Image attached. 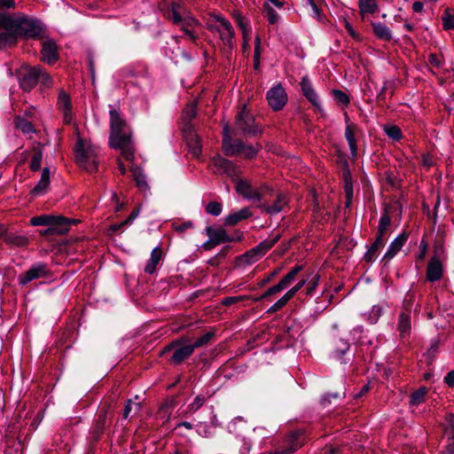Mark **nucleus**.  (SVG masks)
<instances>
[{"mask_svg":"<svg viewBox=\"0 0 454 454\" xmlns=\"http://www.w3.org/2000/svg\"><path fill=\"white\" fill-rule=\"evenodd\" d=\"M45 33L46 27L38 19L22 13L0 12V50L15 46L19 38L43 39Z\"/></svg>","mask_w":454,"mask_h":454,"instance_id":"1","label":"nucleus"},{"mask_svg":"<svg viewBox=\"0 0 454 454\" xmlns=\"http://www.w3.org/2000/svg\"><path fill=\"white\" fill-rule=\"evenodd\" d=\"M110 114V137L109 145L114 149H119L126 160L134 159V150L131 139V131L121 114L116 109H112Z\"/></svg>","mask_w":454,"mask_h":454,"instance_id":"2","label":"nucleus"},{"mask_svg":"<svg viewBox=\"0 0 454 454\" xmlns=\"http://www.w3.org/2000/svg\"><path fill=\"white\" fill-rule=\"evenodd\" d=\"M17 77L20 87L27 92L31 91L37 83H40L43 89H49L53 85L51 76L39 65H23L17 71Z\"/></svg>","mask_w":454,"mask_h":454,"instance_id":"3","label":"nucleus"},{"mask_svg":"<svg viewBox=\"0 0 454 454\" xmlns=\"http://www.w3.org/2000/svg\"><path fill=\"white\" fill-rule=\"evenodd\" d=\"M74 153L75 163L80 168H82L89 172H95L98 170V160L97 148L90 140L78 137L74 148Z\"/></svg>","mask_w":454,"mask_h":454,"instance_id":"4","label":"nucleus"},{"mask_svg":"<svg viewBox=\"0 0 454 454\" xmlns=\"http://www.w3.org/2000/svg\"><path fill=\"white\" fill-rule=\"evenodd\" d=\"M234 182L236 184V192L248 200L260 203L265 199L267 192L270 191V187L266 184L261 185L258 188L254 187L248 179L237 177Z\"/></svg>","mask_w":454,"mask_h":454,"instance_id":"5","label":"nucleus"},{"mask_svg":"<svg viewBox=\"0 0 454 454\" xmlns=\"http://www.w3.org/2000/svg\"><path fill=\"white\" fill-rule=\"evenodd\" d=\"M288 198L282 192H275L270 188L259 207L266 214L273 215L280 213L288 205Z\"/></svg>","mask_w":454,"mask_h":454,"instance_id":"6","label":"nucleus"},{"mask_svg":"<svg viewBox=\"0 0 454 454\" xmlns=\"http://www.w3.org/2000/svg\"><path fill=\"white\" fill-rule=\"evenodd\" d=\"M184 341V338L176 340L163 349L162 353L165 354L172 352L168 359L170 364L179 365L193 354L194 350L191 344L183 345Z\"/></svg>","mask_w":454,"mask_h":454,"instance_id":"7","label":"nucleus"},{"mask_svg":"<svg viewBox=\"0 0 454 454\" xmlns=\"http://www.w3.org/2000/svg\"><path fill=\"white\" fill-rule=\"evenodd\" d=\"M235 128L244 135H255L261 132V129L255 123L254 117L247 109L244 105L235 118Z\"/></svg>","mask_w":454,"mask_h":454,"instance_id":"8","label":"nucleus"},{"mask_svg":"<svg viewBox=\"0 0 454 454\" xmlns=\"http://www.w3.org/2000/svg\"><path fill=\"white\" fill-rule=\"evenodd\" d=\"M211 166L215 174L226 175L233 181L239 176V168L231 160L220 155H216L211 160Z\"/></svg>","mask_w":454,"mask_h":454,"instance_id":"9","label":"nucleus"},{"mask_svg":"<svg viewBox=\"0 0 454 454\" xmlns=\"http://www.w3.org/2000/svg\"><path fill=\"white\" fill-rule=\"evenodd\" d=\"M269 106L275 111H280L287 103V94L281 84L270 88L266 94Z\"/></svg>","mask_w":454,"mask_h":454,"instance_id":"10","label":"nucleus"},{"mask_svg":"<svg viewBox=\"0 0 454 454\" xmlns=\"http://www.w3.org/2000/svg\"><path fill=\"white\" fill-rule=\"evenodd\" d=\"M48 274L49 270L47 265L43 262H37L19 276V283L21 286H25L32 280L46 277Z\"/></svg>","mask_w":454,"mask_h":454,"instance_id":"11","label":"nucleus"},{"mask_svg":"<svg viewBox=\"0 0 454 454\" xmlns=\"http://www.w3.org/2000/svg\"><path fill=\"white\" fill-rule=\"evenodd\" d=\"M223 151L226 156L232 157L241 153L243 142L239 139H233L230 135V128L224 126L223 133Z\"/></svg>","mask_w":454,"mask_h":454,"instance_id":"12","label":"nucleus"},{"mask_svg":"<svg viewBox=\"0 0 454 454\" xmlns=\"http://www.w3.org/2000/svg\"><path fill=\"white\" fill-rule=\"evenodd\" d=\"M216 22H221L219 36L223 43L229 49H232L235 43V31L229 20L221 15H214Z\"/></svg>","mask_w":454,"mask_h":454,"instance_id":"13","label":"nucleus"},{"mask_svg":"<svg viewBox=\"0 0 454 454\" xmlns=\"http://www.w3.org/2000/svg\"><path fill=\"white\" fill-rule=\"evenodd\" d=\"M57 108L62 114L63 122L70 124L73 121V106L70 96L63 89L59 90Z\"/></svg>","mask_w":454,"mask_h":454,"instance_id":"14","label":"nucleus"},{"mask_svg":"<svg viewBox=\"0 0 454 454\" xmlns=\"http://www.w3.org/2000/svg\"><path fill=\"white\" fill-rule=\"evenodd\" d=\"M109 407L104 406L98 413L97 419L91 428V434L95 440H98L103 434L106 426L110 423Z\"/></svg>","mask_w":454,"mask_h":454,"instance_id":"15","label":"nucleus"},{"mask_svg":"<svg viewBox=\"0 0 454 454\" xmlns=\"http://www.w3.org/2000/svg\"><path fill=\"white\" fill-rule=\"evenodd\" d=\"M59 59V49L53 40H45L42 43L41 60L49 64H55Z\"/></svg>","mask_w":454,"mask_h":454,"instance_id":"16","label":"nucleus"},{"mask_svg":"<svg viewBox=\"0 0 454 454\" xmlns=\"http://www.w3.org/2000/svg\"><path fill=\"white\" fill-rule=\"evenodd\" d=\"M303 96L315 106L318 113H322L323 109L319 103L318 97L308 76H303L300 82Z\"/></svg>","mask_w":454,"mask_h":454,"instance_id":"17","label":"nucleus"},{"mask_svg":"<svg viewBox=\"0 0 454 454\" xmlns=\"http://www.w3.org/2000/svg\"><path fill=\"white\" fill-rule=\"evenodd\" d=\"M359 132V128L356 123L350 122L348 116H346V128H345V138L348 141L350 153L353 158L357 155V147L356 136Z\"/></svg>","mask_w":454,"mask_h":454,"instance_id":"18","label":"nucleus"},{"mask_svg":"<svg viewBox=\"0 0 454 454\" xmlns=\"http://www.w3.org/2000/svg\"><path fill=\"white\" fill-rule=\"evenodd\" d=\"M206 231L208 237L215 240V244L218 245L224 242L240 241L243 238L242 233H240L237 238L231 237L223 228L214 229L209 226L207 227Z\"/></svg>","mask_w":454,"mask_h":454,"instance_id":"19","label":"nucleus"},{"mask_svg":"<svg viewBox=\"0 0 454 454\" xmlns=\"http://www.w3.org/2000/svg\"><path fill=\"white\" fill-rule=\"evenodd\" d=\"M29 160V168L33 172H36L41 168L43 160V145L35 143L29 151L27 152Z\"/></svg>","mask_w":454,"mask_h":454,"instance_id":"20","label":"nucleus"},{"mask_svg":"<svg viewBox=\"0 0 454 454\" xmlns=\"http://www.w3.org/2000/svg\"><path fill=\"white\" fill-rule=\"evenodd\" d=\"M407 239V233L403 232L398 235L389 245L386 254L382 258V262L387 263L401 250Z\"/></svg>","mask_w":454,"mask_h":454,"instance_id":"21","label":"nucleus"},{"mask_svg":"<svg viewBox=\"0 0 454 454\" xmlns=\"http://www.w3.org/2000/svg\"><path fill=\"white\" fill-rule=\"evenodd\" d=\"M59 221H68L67 217L54 215H40L30 219L32 226L59 225Z\"/></svg>","mask_w":454,"mask_h":454,"instance_id":"22","label":"nucleus"},{"mask_svg":"<svg viewBox=\"0 0 454 454\" xmlns=\"http://www.w3.org/2000/svg\"><path fill=\"white\" fill-rule=\"evenodd\" d=\"M59 225H48L46 230L40 231L42 236L49 235H63L66 234L72 224H75L78 221L76 219L68 218V221H59Z\"/></svg>","mask_w":454,"mask_h":454,"instance_id":"23","label":"nucleus"},{"mask_svg":"<svg viewBox=\"0 0 454 454\" xmlns=\"http://www.w3.org/2000/svg\"><path fill=\"white\" fill-rule=\"evenodd\" d=\"M387 241V237L383 234L377 232L374 242L370 246L367 252L364 254V259L366 262H373L377 256L380 249H381Z\"/></svg>","mask_w":454,"mask_h":454,"instance_id":"24","label":"nucleus"},{"mask_svg":"<svg viewBox=\"0 0 454 454\" xmlns=\"http://www.w3.org/2000/svg\"><path fill=\"white\" fill-rule=\"evenodd\" d=\"M184 8L181 3L173 2L166 12V17L176 25H181L187 17L183 16Z\"/></svg>","mask_w":454,"mask_h":454,"instance_id":"25","label":"nucleus"},{"mask_svg":"<svg viewBox=\"0 0 454 454\" xmlns=\"http://www.w3.org/2000/svg\"><path fill=\"white\" fill-rule=\"evenodd\" d=\"M253 215V212L250 207H246L239 211L232 212L228 215L224 219V224L228 226H234L239 222L248 219Z\"/></svg>","mask_w":454,"mask_h":454,"instance_id":"26","label":"nucleus"},{"mask_svg":"<svg viewBox=\"0 0 454 454\" xmlns=\"http://www.w3.org/2000/svg\"><path fill=\"white\" fill-rule=\"evenodd\" d=\"M442 262L437 260H430L427 267V279L430 282L438 281L442 278Z\"/></svg>","mask_w":454,"mask_h":454,"instance_id":"27","label":"nucleus"},{"mask_svg":"<svg viewBox=\"0 0 454 454\" xmlns=\"http://www.w3.org/2000/svg\"><path fill=\"white\" fill-rule=\"evenodd\" d=\"M397 331L402 339L408 337L411 332V314L401 312L398 317Z\"/></svg>","mask_w":454,"mask_h":454,"instance_id":"28","label":"nucleus"},{"mask_svg":"<svg viewBox=\"0 0 454 454\" xmlns=\"http://www.w3.org/2000/svg\"><path fill=\"white\" fill-rule=\"evenodd\" d=\"M50 168H43L41 174V178L37 184L31 191V194L34 196L43 194L47 192L50 185Z\"/></svg>","mask_w":454,"mask_h":454,"instance_id":"29","label":"nucleus"},{"mask_svg":"<svg viewBox=\"0 0 454 454\" xmlns=\"http://www.w3.org/2000/svg\"><path fill=\"white\" fill-rule=\"evenodd\" d=\"M161 258L162 249L160 247H154L151 253L150 259L145 267V272L153 274L156 271L157 265L160 262Z\"/></svg>","mask_w":454,"mask_h":454,"instance_id":"30","label":"nucleus"},{"mask_svg":"<svg viewBox=\"0 0 454 454\" xmlns=\"http://www.w3.org/2000/svg\"><path fill=\"white\" fill-rule=\"evenodd\" d=\"M14 127L20 130L24 135H32L35 133V129L31 121H27L25 117L16 115L14 117Z\"/></svg>","mask_w":454,"mask_h":454,"instance_id":"31","label":"nucleus"},{"mask_svg":"<svg viewBox=\"0 0 454 454\" xmlns=\"http://www.w3.org/2000/svg\"><path fill=\"white\" fill-rule=\"evenodd\" d=\"M371 25L373 29V34L377 38L387 42L392 40V32L385 24L380 22H371Z\"/></svg>","mask_w":454,"mask_h":454,"instance_id":"32","label":"nucleus"},{"mask_svg":"<svg viewBox=\"0 0 454 454\" xmlns=\"http://www.w3.org/2000/svg\"><path fill=\"white\" fill-rule=\"evenodd\" d=\"M187 145L191 153L194 157H199L201 154V144L199 136L192 131L186 135Z\"/></svg>","mask_w":454,"mask_h":454,"instance_id":"33","label":"nucleus"},{"mask_svg":"<svg viewBox=\"0 0 454 454\" xmlns=\"http://www.w3.org/2000/svg\"><path fill=\"white\" fill-rule=\"evenodd\" d=\"M131 172L138 189L143 192H148L150 186L147 184L146 176L143 170L139 167H135L131 168Z\"/></svg>","mask_w":454,"mask_h":454,"instance_id":"34","label":"nucleus"},{"mask_svg":"<svg viewBox=\"0 0 454 454\" xmlns=\"http://www.w3.org/2000/svg\"><path fill=\"white\" fill-rule=\"evenodd\" d=\"M198 24V20L192 17L187 16L183 24L178 25L184 35L192 42L196 43L198 35L191 29L192 27Z\"/></svg>","mask_w":454,"mask_h":454,"instance_id":"35","label":"nucleus"},{"mask_svg":"<svg viewBox=\"0 0 454 454\" xmlns=\"http://www.w3.org/2000/svg\"><path fill=\"white\" fill-rule=\"evenodd\" d=\"M358 7L363 19L366 14H374L379 9L375 0H359Z\"/></svg>","mask_w":454,"mask_h":454,"instance_id":"36","label":"nucleus"},{"mask_svg":"<svg viewBox=\"0 0 454 454\" xmlns=\"http://www.w3.org/2000/svg\"><path fill=\"white\" fill-rule=\"evenodd\" d=\"M5 243L12 247H25L29 244V239L26 236L9 232L5 237Z\"/></svg>","mask_w":454,"mask_h":454,"instance_id":"37","label":"nucleus"},{"mask_svg":"<svg viewBox=\"0 0 454 454\" xmlns=\"http://www.w3.org/2000/svg\"><path fill=\"white\" fill-rule=\"evenodd\" d=\"M280 234H278L274 238L265 239L254 247L259 256H263L280 239Z\"/></svg>","mask_w":454,"mask_h":454,"instance_id":"38","label":"nucleus"},{"mask_svg":"<svg viewBox=\"0 0 454 454\" xmlns=\"http://www.w3.org/2000/svg\"><path fill=\"white\" fill-rule=\"evenodd\" d=\"M394 91H395L394 82H390V81L384 82L383 86L376 98L378 104L382 105L387 98V95L388 94L390 97H392L394 95Z\"/></svg>","mask_w":454,"mask_h":454,"instance_id":"39","label":"nucleus"},{"mask_svg":"<svg viewBox=\"0 0 454 454\" xmlns=\"http://www.w3.org/2000/svg\"><path fill=\"white\" fill-rule=\"evenodd\" d=\"M303 266L302 265H295L284 278H281V280L278 282L280 286L283 288H286L289 286V285L294 281L296 275L302 270Z\"/></svg>","mask_w":454,"mask_h":454,"instance_id":"40","label":"nucleus"},{"mask_svg":"<svg viewBox=\"0 0 454 454\" xmlns=\"http://www.w3.org/2000/svg\"><path fill=\"white\" fill-rule=\"evenodd\" d=\"M262 13L270 24L275 25L278 23V15L274 10V7H270L268 4H263L262 7Z\"/></svg>","mask_w":454,"mask_h":454,"instance_id":"41","label":"nucleus"},{"mask_svg":"<svg viewBox=\"0 0 454 454\" xmlns=\"http://www.w3.org/2000/svg\"><path fill=\"white\" fill-rule=\"evenodd\" d=\"M442 27L445 30H451L454 28V9L446 8L442 16Z\"/></svg>","mask_w":454,"mask_h":454,"instance_id":"42","label":"nucleus"},{"mask_svg":"<svg viewBox=\"0 0 454 454\" xmlns=\"http://www.w3.org/2000/svg\"><path fill=\"white\" fill-rule=\"evenodd\" d=\"M214 337H215V332L209 331V332L204 333L202 336H200V338H198L192 343H190V344L194 350L195 348H199L207 346L208 343H210V341L212 340V339Z\"/></svg>","mask_w":454,"mask_h":454,"instance_id":"43","label":"nucleus"},{"mask_svg":"<svg viewBox=\"0 0 454 454\" xmlns=\"http://www.w3.org/2000/svg\"><path fill=\"white\" fill-rule=\"evenodd\" d=\"M416 298V294L411 289L409 290L403 301V308L401 312H406L407 314H411V309L413 307V303Z\"/></svg>","mask_w":454,"mask_h":454,"instance_id":"44","label":"nucleus"},{"mask_svg":"<svg viewBox=\"0 0 454 454\" xmlns=\"http://www.w3.org/2000/svg\"><path fill=\"white\" fill-rule=\"evenodd\" d=\"M427 392V387H420L414 391L410 396V403L411 405H419L425 402L426 394Z\"/></svg>","mask_w":454,"mask_h":454,"instance_id":"45","label":"nucleus"},{"mask_svg":"<svg viewBox=\"0 0 454 454\" xmlns=\"http://www.w3.org/2000/svg\"><path fill=\"white\" fill-rule=\"evenodd\" d=\"M281 291H283V288L278 283L277 285L267 289L261 296H252V301L254 302H258L260 301L268 299L270 296L278 294Z\"/></svg>","mask_w":454,"mask_h":454,"instance_id":"46","label":"nucleus"},{"mask_svg":"<svg viewBox=\"0 0 454 454\" xmlns=\"http://www.w3.org/2000/svg\"><path fill=\"white\" fill-rule=\"evenodd\" d=\"M260 258L261 257L259 256L255 248L253 247L250 250H248L247 253H245L244 254L240 255L239 261L246 264H252V263L257 262Z\"/></svg>","mask_w":454,"mask_h":454,"instance_id":"47","label":"nucleus"},{"mask_svg":"<svg viewBox=\"0 0 454 454\" xmlns=\"http://www.w3.org/2000/svg\"><path fill=\"white\" fill-rule=\"evenodd\" d=\"M391 223V217L387 212L381 215L377 232L387 236V231Z\"/></svg>","mask_w":454,"mask_h":454,"instance_id":"48","label":"nucleus"},{"mask_svg":"<svg viewBox=\"0 0 454 454\" xmlns=\"http://www.w3.org/2000/svg\"><path fill=\"white\" fill-rule=\"evenodd\" d=\"M384 131L388 137L392 138L395 141H399L403 137L400 128L395 125L386 126L384 128Z\"/></svg>","mask_w":454,"mask_h":454,"instance_id":"49","label":"nucleus"},{"mask_svg":"<svg viewBox=\"0 0 454 454\" xmlns=\"http://www.w3.org/2000/svg\"><path fill=\"white\" fill-rule=\"evenodd\" d=\"M444 253L443 243L442 241H437L434 246V255L430 260H437L442 262L445 257Z\"/></svg>","mask_w":454,"mask_h":454,"instance_id":"50","label":"nucleus"},{"mask_svg":"<svg viewBox=\"0 0 454 454\" xmlns=\"http://www.w3.org/2000/svg\"><path fill=\"white\" fill-rule=\"evenodd\" d=\"M261 149V146L257 145L256 146L254 145H247L243 143V149L241 153L244 154V156L247 159H253L256 156L259 150Z\"/></svg>","mask_w":454,"mask_h":454,"instance_id":"51","label":"nucleus"},{"mask_svg":"<svg viewBox=\"0 0 454 454\" xmlns=\"http://www.w3.org/2000/svg\"><path fill=\"white\" fill-rule=\"evenodd\" d=\"M261 58V39L257 36L254 40V67L258 69L260 67Z\"/></svg>","mask_w":454,"mask_h":454,"instance_id":"52","label":"nucleus"},{"mask_svg":"<svg viewBox=\"0 0 454 454\" xmlns=\"http://www.w3.org/2000/svg\"><path fill=\"white\" fill-rule=\"evenodd\" d=\"M222 204L217 201H211L206 206V212L209 215L217 216L222 213Z\"/></svg>","mask_w":454,"mask_h":454,"instance_id":"53","label":"nucleus"},{"mask_svg":"<svg viewBox=\"0 0 454 454\" xmlns=\"http://www.w3.org/2000/svg\"><path fill=\"white\" fill-rule=\"evenodd\" d=\"M197 114V110L195 105H188L183 110V118L187 122H190L193 118H195Z\"/></svg>","mask_w":454,"mask_h":454,"instance_id":"54","label":"nucleus"},{"mask_svg":"<svg viewBox=\"0 0 454 454\" xmlns=\"http://www.w3.org/2000/svg\"><path fill=\"white\" fill-rule=\"evenodd\" d=\"M349 349V343L342 339L336 342L335 353L336 356L340 357Z\"/></svg>","mask_w":454,"mask_h":454,"instance_id":"55","label":"nucleus"},{"mask_svg":"<svg viewBox=\"0 0 454 454\" xmlns=\"http://www.w3.org/2000/svg\"><path fill=\"white\" fill-rule=\"evenodd\" d=\"M205 397L201 395H197L193 402L188 406V411L189 412H195L197 411L205 403Z\"/></svg>","mask_w":454,"mask_h":454,"instance_id":"56","label":"nucleus"},{"mask_svg":"<svg viewBox=\"0 0 454 454\" xmlns=\"http://www.w3.org/2000/svg\"><path fill=\"white\" fill-rule=\"evenodd\" d=\"M333 95L334 97V99L337 100L339 103H341L345 106H348L349 104V97L344 91L340 90H333Z\"/></svg>","mask_w":454,"mask_h":454,"instance_id":"57","label":"nucleus"},{"mask_svg":"<svg viewBox=\"0 0 454 454\" xmlns=\"http://www.w3.org/2000/svg\"><path fill=\"white\" fill-rule=\"evenodd\" d=\"M247 299L252 300V296H250V295L229 296V297H225L223 300V304L225 306H230L236 302L242 301Z\"/></svg>","mask_w":454,"mask_h":454,"instance_id":"58","label":"nucleus"},{"mask_svg":"<svg viewBox=\"0 0 454 454\" xmlns=\"http://www.w3.org/2000/svg\"><path fill=\"white\" fill-rule=\"evenodd\" d=\"M236 20L238 23V26L240 27L243 35V38L246 39L247 36H248V29H247V23L245 20V18L241 14L236 15Z\"/></svg>","mask_w":454,"mask_h":454,"instance_id":"59","label":"nucleus"},{"mask_svg":"<svg viewBox=\"0 0 454 454\" xmlns=\"http://www.w3.org/2000/svg\"><path fill=\"white\" fill-rule=\"evenodd\" d=\"M449 427L445 429V433L454 440V413H450L446 417Z\"/></svg>","mask_w":454,"mask_h":454,"instance_id":"60","label":"nucleus"},{"mask_svg":"<svg viewBox=\"0 0 454 454\" xmlns=\"http://www.w3.org/2000/svg\"><path fill=\"white\" fill-rule=\"evenodd\" d=\"M287 304V301L286 299L281 297L278 301H277L268 310L267 313L269 314H274L277 311L280 310L282 308H284Z\"/></svg>","mask_w":454,"mask_h":454,"instance_id":"61","label":"nucleus"},{"mask_svg":"<svg viewBox=\"0 0 454 454\" xmlns=\"http://www.w3.org/2000/svg\"><path fill=\"white\" fill-rule=\"evenodd\" d=\"M318 281H319V275H315L311 278V280L309 281V286L307 287V291H306V294L308 295H312L313 292L318 286Z\"/></svg>","mask_w":454,"mask_h":454,"instance_id":"62","label":"nucleus"},{"mask_svg":"<svg viewBox=\"0 0 454 454\" xmlns=\"http://www.w3.org/2000/svg\"><path fill=\"white\" fill-rule=\"evenodd\" d=\"M428 63L434 67H440L442 64V58L435 53H431L428 56Z\"/></svg>","mask_w":454,"mask_h":454,"instance_id":"63","label":"nucleus"},{"mask_svg":"<svg viewBox=\"0 0 454 454\" xmlns=\"http://www.w3.org/2000/svg\"><path fill=\"white\" fill-rule=\"evenodd\" d=\"M386 182L392 187H396L398 185V179L393 172L387 171L385 173Z\"/></svg>","mask_w":454,"mask_h":454,"instance_id":"64","label":"nucleus"}]
</instances>
